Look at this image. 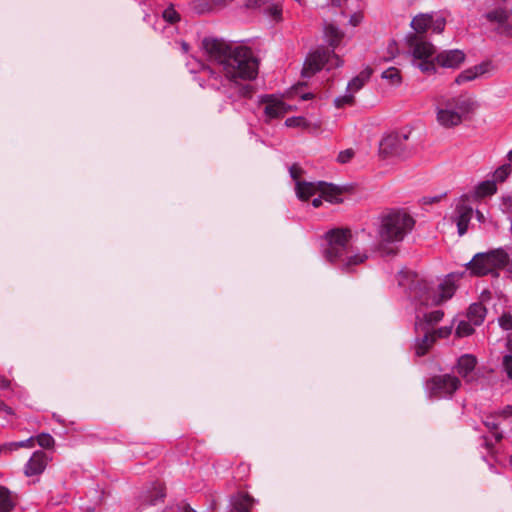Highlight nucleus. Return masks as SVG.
I'll return each mask as SVG.
<instances>
[{"label": "nucleus", "mask_w": 512, "mask_h": 512, "mask_svg": "<svg viewBox=\"0 0 512 512\" xmlns=\"http://www.w3.org/2000/svg\"><path fill=\"white\" fill-rule=\"evenodd\" d=\"M205 52L211 60L221 67L224 80L211 68L203 69L207 73L209 85L227 92V85L238 87L241 81H250L258 74V60L252 50L242 45H230L222 40L205 38L202 42Z\"/></svg>", "instance_id": "f257e3e1"}, {"label": "nucleus", "mask_w": 512, "mask_h": 512, "mask_svg": "<svg viewBox=\"0 0 512 512\" xmlns=\"http://www.w3.org/2000/svg\"><path fill=\"white\" fill-rule=\"evenodd\" d=\"M399 285L407 287L411 296L425 306L442 304L452 298L456 290L454 282L449 278L444 279L435 287L431 282L419 278L412 272H401Z\"/></svg>", "instance_id": "f03ea898"}, {"label": "nucleus", "mask_w": 512, "mask_h": 512, "mask_svg": "<svg viewBox=\"0 0 512 512\" xmlns=\"http://www.w3.org/2000/svg\"><path fill=\"white\" fill-rule=\"evenodd\" d=\"M478 108L475 98L469 93L455 96H440L436 100L435 114L437 124L445 129L460 126Z\"/></svg>", "instance_id": "7ed1b4c3"}, {"label": "nucleus", "mask_w": 512, "mask_h": 512, "mask_svg": "<svg viewBox=\"0 0 512 512\" xmlns=\"http://www.w3.org/2000/svg\"><path fill=\"white\" fill-rule=\"evenodd\" d=\"M413 217L404 210L391 209L378 218L377 237L380 249L385 251L386 244L401 242L414 227Z\"/></svg>", "instance_id": "20e7f679"}, {"label": "nucleus", "mask_w": 512, "mask_h": 512, "mask_svg": "<svg viewBox=\"0 0 512 512\" xmlns=\"http://www.w3.org/2000/svg\"><path fill=\"white\" fill-rule=\"evenodd\" d=\"M509 261L510 253L504 248H497L476 254L469 262L468 269L475 276H498V270L506 267Z\"/></svg>", "instance_id": "39448f33"}, {"label": "nucleus", "mask_w": 512, "mask_h": 512, "mask_svg": "<svg viewBox=\"0 0 512 512\" xmlns=\"http://www.w3.org/2000/svg\"><path fill=\"white\" fill-rule=\"evenodd\" d=\"M327 246L323 251L325 259L336 263L346 251L352 246V232L348 228L331 229L325 234Z\"/></svg>", "instance_id": "423d86ee"}, {"label": "nucleus", "mask_w": 512, "mask_h": 512, "mask_svg": "<svg viewBox=\"0 0 512 512\" xmlns=\"http://www.w3.org/2000/svg\"><path fill=\"white\" fill-rule=\"evenodd\" d=\"M411 136L410 130H404L387 135L380 142L379 151L381 156H395L401 159L409 158L413 155L414 149L408 144Z\"/></svg>", "instance_id": "0eeeda50"}, {"label": "nucleus", "mask_w": 512, "mask_h": 512, "mask_svg": "<svg viewBox=\"0 0 512 512\" xmlns=\"http://www.w3.org/2000/svg\"><path fill=\"white\" fill-rule=\"evenodd\" d=\"M325 64L328 65V69L337 68L343 64V60L333 50L318 48L307 56L302 75L310 77L320 71Z\"/></svg>", "instance_id": "6e6552de"}, {"label": "nucleus", "mask_w": 512, "mask_h": 512, "mask_svg": "<svg viewBox=\"0 0 512 512\" xmlns=\"http://www.w3.org/2000/svg\"><path fill=\"white\" fill-rule=\"evenodd\" d=\"M460 386L461 381L458 377L444 374L430 378L425 384V389L430 398H443L452 396Z\"/></svg>", "instance_id": "1a4fd4ad"}, {"label": "nucleus", "mask_w": 512, "mask_h": 512, "mask_svg": "<svg viewBox=\"0 0 512 512\" xmlns=\"http://www.w3.org/2000/svg\"><path fill=\"white\" fill-rule=\"evenodd\" d=\"M445 25L446 20L444 17L428 13L416 15L411 21V27L418 36L429 29L439 34L443 32Z\"/></svg>", "instance_id": "9d476101"}, {"label": "nucleus", "mask_w": 512, "mask_h": 512, "mask_svg": "<svg viewBox=\"0 0 512 512\" xmlns=\"http://www.w3.org/2000/svg\"><path fill=\"white\" fill-rule=\"evenodd\" d=\"M473 212L474 210L469 204L468 196H462L458 199L453 214L451 215V221L456 224L460 236H463L467 232Z\"/></svg>", "instance_id": "9b49d317"}, {"label": "nucleus", "mask_w": 512, "mask_h": 512, "mask_svg": "<svg viewBox=\"0 0 512 512\" xmlns=\"http://www.w3.org/2000/svg\"><path fill=\"white\" fill-rule=\"evenodd\" d=\"M486 20L496 27V30L508 36H512V12L503 7H497L485 15Z\"/></svg>", "instance_id": "f8f14e48"}, {"label": "nucleus", "mask_w": 512, "mask_h": 512, "mask_svg": "<svg viewBox=\"0 0 512 512\" xmlns=\"http://www.w3.org/2000/svg\"><path fill=\"white\" fill-rule=\"evenodd\" d=\"M368 259L366 252H361L351 246L344 255H342L336 263L339 264L341 270L351 272L354 268Z\"/></svg>", "instance_id": "ddd939ff"}, {"label": "nucleus", "mask_w": 512, "mask_h": 512, "mask_svg": "<svg viewBox=\"0 0 512 512\" xmlns=\"http://www.w3.org/2000/svg\"><path fill=\"white\" fill-rule=\"evenodd\" d=\"M409 46L412 49L413 56L416 59H429L435 53V47L432 43L422 39L418 35L409 37Z\"/></svg>", "instance_id": "4468645a"}, {"label": "nucleus", "mask_w": 512, "mask_h": 512, "mask_svg": "<svg viewBox=\"0 0 512 512\" xmlns=\"http://www.w3.org/2000/svg\"><path fill=\"white\" fill-rule=\"evenodd\" d=\"M50 458L43 451H36L32 454L30 459L25 465L24 473L26 476L31 477L42 474L46 469V466Z\"/></svg>", "instance_id": "2eb2a0df"}, {"label": "nucleus", "mask_w": 512, "mask_h": 512, "mask_svg": "<svg viewBox=\"0 0 512 512\" xmlns=\"http://www.w3.org/2000/svg\"><path fill=\"white\" fill-rule=\"evenodd\" d=\"M464 60V52L458 49L443 51L439 53L435 58V61L438 65L451 69L458 68L464 62Z\"/></svg>", "instance_id": "dca6fc26"}, {"label": "nucleus", "mask_w": 512, "mask_h": 512, "mask_svg": "<svg viewBox=\"0 0 512 512\" xmlns=\"http://www.w3.org/2000/svg\"><path fill=\"white\" fill-rule=\"evenodd\" d=\"M263 101L266 104L264 113L267 119L280 118L290 110V106L274 96H267Z\"/></svg>", "instance_id": "f3484780"}, {"label": "nucleus", "mask_w": 512, "mask_h": 512, "mask_svg": "<svg viewBox=\"0 0 512 512\" xmlns=\"http://www.w3.org/2000/svg\"><path fill=\"white\" fill-rule=\"evenodd\" d=\"M477 365V358L472 354H464L460 356L456 364V372L466 381L473 380L472 373Z\"/></svg>", "instance_id": "a211bd4d"}, {"label": "nucleus", "mask_w": 512, "mask_h": 512, "mask_svg": "<svg viewBox=\"0 0 512 512\" xmlns=\"http://www.w3.org/2000/svg\"><path fill=\"white\" fill-rule=\"evenodd\" d=\"M323 37L329 47L334 50L343 40L344 32L333 23L325 21L323 24Z\"/></svg>", "instance_id": "6ab92c4d"}, {"label": "nucleus", "mask_w": 512, "mask_h": 512, "mask_svg": "<svg viewBox=\"0 0 512 512\" xmlns=\"http://www.w3.org/2000/svg\"><path fill=\"white\" fill-rule=\"evenodd\" d=\"M319 194L327 202L334 204L342 202V190L333 184L319 182Z\"/></svg>", "instance_id": "aec40b11"}, {"label": "nucleus", "mask_w": 512, "mask_h": 512, "mask_svg": "<svg viewBox=\"0 0 512 512\" xmlns=\"http://www.w3.org/2000/svg\"><path fill=\"white\" fill-rule=\"evenodd\" d=\"M488 70V64L482 63L474 67L462 71L456 78L455 83L461 85L463 83L475 80L477 77L483 75Z\"/></svg>", "instance_id": "412c9836"}, {"label": "nucleus", "mask_w": 512, "mask_h": 512, "mask_svg": "<svg viewBox=\"0 0 512 512\" xmlns=\"http://www.w3.org/2000/svg\"><path fill=\"white\" fill-rule=\"evenodd\" d=\"M253 505V499L247 495L239 493L230 499L229 512H250Z\"/></svg>", "instance_id": "4be33fe9"}, {"label": "nucleus", "mask_w": 512, "mask_h": 512, "mask_svg": "<svg viewBox=\"0 0 512 512\" xmlns=\"http://www.w3.org/2000/svg\"><path fill=\"white\" fill-rule=\"evenodd\" d=\"M295 190L297 197L302 201H306L310 197L319 194V182L297 181Z\"/></svg>", "instance_id": "5701e85b"}, {"label": "nucleus", "mask_w": 512, "mask_h": 512, "mask_svg": "<svg viewBox=\"0 0 512 512\" xmlns=\"http://www.w3.org/2000/svg\"><path fill=\"white\" fill-rule=\"evenodd\" d=\"M486 316V308L482 303H473L470 305L467 318L470 323L475 326H479L483 323Z\"/></svg>", "instance_id": "b1692460"}, {"label": "nucleus", "mask_w": 512, "mask_h": 512, "mask_svg": "<svg viewBox=\"0 0 512 512\" xmlns=\"http://www.w3.org/2000/svg\"><path fill=\"white\" fill-rule=\"evenodd\" d=\"M164 487L160 484L155 485L152 490L147 492L144 498V503L147 505L155 506L160 502L164 501L165 498Z\"/></svg>", "instance_id": "393cba45"}, {"label": "nucleus", "mask_w": 512, "mask_h": 512, "mask_svg": "<svg viewBox=\"0 0 512 512\" xmlns=\"http://www.w3.org/2000/svg\"><path fill=\"white\" fill-rule=\"evenodd\" d=\"M370 76H371V70L370 69H366V70H363L362 72H360L359 75L354 77L348 83V85H347L348 92H351L354 95L356 92H358L365 85V83L369 80Z\"/></svg>", "instance_id": "a878e982"}, {"label": "nucleus", "mask_w": 512, "mask_h": 512, "mask_svg": "<svg viewBox=\"0 0 512 512\" xmlns=\"http://www.w3.org/2000/svg\"><path fill=\"white\" fill-rule=\"evenodd\" d=\"M423 329L425 330V335L415 348L417 356L425 355L435 342L434 335H431V333H429L426 328Z\"/></svg>", "instance_id": "bb28decb"}, {"label": "nucleus", "mask_w": 512, "mask_h": 512, "mask_svg": "<svg viewBox=\"0 0 512 512\" xmlns=\"http://www.w3.org/2000/svg\"><path fill=\"white\" fill-rule=\"evenodd\" d=\"M34 445H35V438L30 437L23 441L11 442V443H7V444L0 446V453L12 452L19 448H33Z\"/></svg>", "instance_id": "cd10ccee"}, {"label": "nucleus", "mask_w": 512, "mask_h": 512, "mask_svg": "<svg viewBox=\"0 0 512 512\" xmlns=\"http://www.w3.org/2000/svg\"><path fill=\"white\" fill-rule=\"evenodd\" d=\"M496 190L497 188L495 181L487 180L478 184L475 190V195L476 197L482 198L493 195L496 192Z\"/></svg>", "instance_id": "c85d7f7f"}, {"label": "nucleus", "mask_w": 512, "mask_h": 512, "mask_svg": "<svg viewBox=\"0 0 512 512\" xmlns=\"http://www.w3.org/2000/svg\"><path fill=\"white\" fill-rule=\"evenodd\" d=\"M14 508V502L10 491L0 485V512H11Z\"/></svg>", "instance_id": "c756f323"}, {"label": "nucleus", "mask_w": 512, "mask_h": 512, "mask_svg": "<svg viewBox=\"0 0 512 512\" xmlns=\"http://www.w3.org/2000/svg\"><path fill=\"white\" fill-rule=\"evenodd\" d=\"M381 77L387 80L391 85H399L402 81L400 71L395 67H390L383 71Z\"/></svg>", "instance_id": "7c9ffc66"}, {"label": "nucleus", "mask_w": 512, "mask_h": 512, "mask_svg": "<svg viewBox=\"0 0 512 512\" xmlns=\"http://www.w3.org/2000/svg\"><path fill=\"white\" fill-rule=\"evenodd\" d=\"M472 323L466 321H460L455 334L457 337H467L474 333V328L471 325Z\"/></svg>", "instance_id": "2f4dec72"}, {"label": "nucleus", "mask_w": 512, "mask_h": 512, "mask_svg": "<svg viewBox=\"0 0 512 512\" xmlns=\"http://www.w3.org/2000/svg\"><path fill=\"white\" fill-rule=\"evenodd\" d=\"M354 95L346 90V93L342 96L335 98L334 104L337 108H343L354 104Z\"/></svg>", "instance_id": "473e14b6"}, {"label": "nucleus", "mask_w": 512, "mask_h": 512, "mask_svg": "<svg viewBox=\"0 0 512 512\" xmlns=\"http://www.w3.org/2000/svg\"><path fill=\"white\" fill-rule=\"evenodd\" d=\"M500 369L506 374L509 380H512V355L504 354L501 360Z\"/></svg>", "instance_id": "72a5a7b5"}, {"label": "nucleus", "mask_w": 512, "mask_h": 512, "mask_svg": "<svg viewBox=\"0 0 512 512\" xmlns=\"http://www.w3.org/2000/svg\"><path fill=\"white\" fill-rule=\"evenodd\" d=\"M512 171V168L509 164L502 165L493 174L494 180L497 182H503L506 180V178L510 175Z\"/></svg>", "instance_id": "f704fd0d"}, {"label": "nucleus", "mask_w": 512, "mask_h": 512, "mask_svg": "<svg viewBox=\"0 0 512 512\" xmlns=\"http://www.w3.org/2000/svg\"><path fill=\"white\" fill-rule=\"evenodd\" d=\"M38 445L43 448H51L54 445L53 437L48 433H41L36 438Z\"/></svg>", "instance_id": "c9c22d12"}, {"label": "nucleus", "mask_w": 512, "mask_h": 512, "mask_svg": "<svg viewBox=\"0 0 512 512\" xmlns=\"http://www.w3.org/2000/svg\"><path fill=\"white\" fill-rule=\"evenodd\" d=\"M444 316L443 311L435 310L424 315V320L428 325H434L442 320Z\"/></svg>", "instance_id": "e433bc0d"}, {"label": "nucleus", "mask_w": 512, "mask_h": 512, "mask_svg": "<svg viewBox=\"0 0 512 512\" xmlns=\"http://www.w3.org/2000/svg\"><path fill=\"white\" fill-rule=\"evenodd\" d=\"M422 61L417 64V67L424 73L435 72V62L428 59H421Z\"/></svg>", "instance_id": "4c0bfd02"}, {"label": "nucleus", "mask_w": 512, "mask_h": 512, "mask_svg": "<svg viewBox=\"0 0 512 512\" xmlns=\"http://www.w3.org/2000/svg\"><path fill=\"white\" fill-rule=\"evenodd\" d=\"M163 18L167 22L173 24V23H176L177 21H179L180 16L174 8H167L163 12Z\"/></svg>", "instance_id": "58836bf2"}, {"label": "nucleus", "mask_w": 512, "mask_h": 512, "mask_svg": "<svg viewBox=\"0 0 512 512\" xmlns=\"http://www.w3.org/2000/svg\"><path fill=\"white\" fill-rule=\"evenodd\" d=\"M285 125L287 127H306V120L302 117H290L286 119Z\"/></svg>", "instance_id": "ea45409f"}, {"label": "nucleus", "mask_w": 512, "mask_h": 512, "mask_svg": "<svg viewBox=\"0 0 512 512\" xmlns=\"http://www.w3.org/2000/svg\"><path fill=\"white\" fill-rule=\"evenodd\" d=\"M452 333V326H444L440 327L437 330L433 331L431 335H434L436 338H447Z\"/></svg>", "instance_id": "a19ab883"}, {"label": "nucleus", "mask_w": 512, "mask_h": 512, "mask_svg": "<svg viewBox=\"0 0 512 512\" xmlns=\"http://www.w3.org/2000/svg\"><path fill=\"white\" fill-rule=\"evenodd\" d=\"M353 156L354 151L352 149H346L338 154L337 160L338 162L344 164L349 162L353 158Z\"/></svg>", "instance_id": "79ce46f5"}, {"label": "nucleus", "mask_w": 512, "mask_h": 512, "mask_svg": "<svg viewBox=\"0 0 512 512\" xmlns=\"http://www.w3.org/2000/svg\"><path fill=\"white\" fill-rule=\"evenodd\" d=\"M499 325L505 330H511L512 329V315L503 314L499 318Z\"/></svg>", "instance_id": "37998d69"}, {"label": "nucleus", "mask_w": 512, "mask_h": 512, "mask_svg": "<svg viewBox=\"0 0 512 512\" xmlns=\"http://www.w3.org/2000/svg\"><path fill=\"white\" fill-rule=\"evenodd\" d=\"M289 172H290V175L291 177L296 180V181H299L298 179L300 178V175L302 173V170L299 166L297 165H292L289 169Z\"/></svg>", "instance_id": "c03bdc74"}, {"label": "nucleus", "mask_w": 512, "mask_h": 512, "mask_svg": "<svg viewBox=\"0 0 512 512\" xmlns=\"http://www.w3.org/2000/svg\"><path fill=\"white\" fill-rule=\"evenodd\" d=\"M362 20V16L360 14H354L350 17V24L353 26H357Z\"/></svg>", "instance_id": "a18cd8bd"}, {"label": "nucleus", "mask_w": 512, "mask_h": 512, "mask_svg": "<svg viewBox=\"0 0 512 512\" xmlns=\"http://www.w3.org/2000/svg\"><path fill=\"white\" fill-rule=\"evenodd\" d=\"M10 385L11 382L8 379L0 377V389H9Z\"/></svg>", "instance_id": "49530a36"}, {"label": "nucleus", "mask_w": 512, "mask_h": 512, "mask_svg": "<svg viewBox=\"0 0 512 512\" xmlns=\"http://www.w3.org/2000/svg\"><path fill=\"white\" fill-rule=\"evenodd\" d=\"M239 92L241 96H249L251 93V88L250 86H241L239 88Z\"/></svg>", "instance_id": "de8ad7c7"}, {"label": "nucleus", "mask_w": 512, "mask_h": 512, "mask_svg": "<svg viewBox=\"0 0 512 512\" xmlns=\"http://www.w3.org/2000/svg\"><path fill=\"white\" fill-rule=\"evenodd\" d=\"M506 348L508 350V354L512 355V334H509L506 339Z\"/></svg>", "instance_id": "09e8293b"}, {"label": "nucleus", "mask_w": 512, "mask_h": 512, "mask_svg": "<svg viewBox=\"0 0 512 512\" xmlns=\"http://www.w3.org/2000/svg\"><path fill=\"white\" fill-rule=\"evenodd\" d=\"M319 196L314 198L313 201H312V205L315 207V208H318L322 205V200H323V197H321V194H318Z\"/></svg>", "instance_id": "8fccbe9b"}, {"label": "nucleus", "mask_w": 512, "mask_h": 512, "mask_svg": "<svg viewBox=\"0 0 512 512\" xmlns=\"http://www.w3.org/2000/svg\"><path fill=\"white\" fill-rule=\"evenodd\" d=\"M0 409L6 412L7 414L13 413L12 409L9 406H7L3 401H0Z\"/></svg>", "instance_id": "3c124183"}, {"label": "nucleus", "mask_w": 512, "mask_h": 512, "mask_svg": "<svg viewBox=\"0 0 512 512\" xmlns=\"http://www.w3.org/2000/svg\"><path fill=\"white\" fill-rule=\"evenodd\" d=\"M182 512H196L189 504L183 503L180 506Z\"/></svg>", "instance_id": "603ef678"}, {"label": "nucleus", "mask_w": 512, "mask_h": 512, "mask_svg": "<svg viewBox=\"0 0 512 512\" xmlns=\"http://www.w3.org/2000/svg\"><path fill=\"white\" fill-rule=\"evenodd\" d=\"M476 218L479 222L483 223L485 222V216L482 212H480L479 210H476Z\"/></svg>", "instance_id": "864d4df0"}, {"label": "nucleus", "mask_w": 512, "mask_h": 512, "mask_svg": "<svg viewBox=\"0 0 512 512\" xmlns=\"http://www.w3.org/2000/svg\"><path fill=\"white\" fill-rule=\"evenodd\" d=\"M485 424H486V426H487L489 429H491V430H497V425H496L495 423H493V422H491V423H490V422H486Z\"/></svg>", "instance_id": "5fc2aeb1"}, {"label": "nucleus", "mask_w": 512, "mask_h": 512, "mask_svg": "<svg viewBox=\"0 0 512 512\" xmlns=\"http://www.w3.org/2000/svg\"><path fill=\"white\" fill-rule=\"evenodd\" d=\"M280 14V10L277 8V7H274L272 9V15L274 18L278 17V15Z\"/></svg>", "instance_id": "6e6d98bb"}, {"label": "nucleus", "mask_w": 512, "mask_h": 512, "mask_svg": "<svg viewBox=\"0 0 512 512\" xmlns=\"http://www.w3.org/2000/svg\"><path fill=\"white\" fill-rule=\"evenodd\" d=\"M312 97H313V94H311V93H306V94H303V95L301 96V99H302V100H309V99H311Z\"/></svg>", "instance_id": "4d7b16f0"}, {"label": "nucleus", "mask_w": 512, "mask_h": 512, "mask_svg": "<svg viewBox=\"0 0 512 512\" xmlns=\"http://www.w3.org/2000/svg\"><path fill=\"white\" fill-rule=\"evenodd\" d=\"M494 437H495V439H496L497 441H500V440L502 439V434H501V433H499V432H497V431H495V432H494Z\"/></svg>", "instance_id": "13d9d810"}, {"label": "nucleus", "mask_w": 512, "mask_h": 512, "mask_svg": "<svg viewBox=\"0 0 512 512\" xmlns=\"http://www.w3.org/2000/svg\"><path fill=\"white\" fill-rule=\"evenodd\" d=\"M504 413H505V414H512V406H508V407L504 410Z\"/></svg>", "instance_id": "bf43d9fd"}, {"label": "nucleus", "mask_w": 512, "mask_h": 512, "mask_svg": "<svg viewBox=\"0 0 512 512\" xmlns=\"http://www.w3.org/2000/svg\"><path fill=\"white\" fill-rule=\"evenodd\" d=\"M507 157H508V160L510 162H512V150L508 153Z\"/></svg>", "instance_id": "052dcab7"}, {"label": "nucleus", "mask_w": 512, "mask_h": 512, "mask_svg": "<svg viewBox=\"0 0 512 512\" xmlns=\"http://www.w3.org/2000/svg\"><path fill=\"white\" fill-rule=\"evenodd\" d=\"M183 49H187V44H183Z\"/></svg>", "instance_id": "680f3d73"}, {"label": "nucleus", "mask_w": 512, "mask_h": 512, "mask_svg": "<svg viewBox=\"0 0 512 512\" xmlns=\"http://www.w3.org/2000/svg\"><path fill=\"white\" fill-rule=\"evenodd\" d=\"M392 252H393V249H389V250L387 251V253H392Z\"/></svg>", "instance_id": "e2e57ef3"}, {"label": "nucleus", "mask_w": 512, "mask_h": 512, "mask_svg": "<svg viewBox=\"0 0 512 512\" xmlns=\"http://www.w3.org/2000/svg\"><path fill=\"white\" fill-rule=\"evenodd\" d=\"M510 464L512 465V455L510 456V460H509Z\"/></svg>", "instance_id": "0e129e2a"}, {"label": "nucleus", "mask_w": 512, "mask_h": 512, "mask_svg": "<svg viewBox=\"0 0 512 512\" xmlns=\"http://www.w3.org/2000/svg\"><path fill=\"white\" fill-rule=\"evenodd\" d=\"M509 271H510V272H512V267H511V268H509Z\"/></svg>", "instance_id": "69168bd1"}]
</instances>
